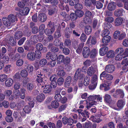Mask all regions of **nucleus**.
Instances as JSON below:
<instances>
[{
  "label": "nucleus",
  "mask_w": 128,
  "mask_h": 128,
  "mask_svg": "<svg viewBox=\"0 0 128 128\" xmlns=\"http://www.w3.org/2000/svg\"><path fill=\"white\" fill-rule=\"evenodd\" d=\"M58 75L60 76H63L66 74V73L63 70H59L57 73Z\"/></svg>",
  "instance_id": "nucleus-58"
},
{
  "label": "nucleus",
  "mask_w": 128,
  "mask_h": 128,
  "mask_svg": "<svg viewBox=\"0 0 128 128\" xmlns=\"http://www.w3.org/2000/svg\"><path fill=\"white\" fill-rule=\"evenodd\" d=\"M126 34L124 33H120V31L117 30L114 32L113 36L114 38L119 40H122L126 36Z\"/></svg>",
  "instance_id": "nucleus-6"
},
{
  "label": "nucleus",
  "mask_w": 128,
  "mask_h": 128,
  "mask_svg": "<svg viewBox=\"0 0 128 128\" xmlns=\"http://www.w3.org/2000/svg\"><path fill=\"white\" fill-rule=\"evenodd\" d=\"M2 21L4 24L6 26L8 27L11 25V23L8 18H3Z\"/></svg>",
  "instance_id": "nucleus-26"
},
{
  "label": "nucleus",
  "mask_w": 128,
  "mask_h": 128,
  "mask_svg": "<svg viewBox=\"0 0 128 128\" xmlns=\"http://www.w3.org/2000/svg\"><path fill=\"white\" fill-rule=\"evenodd\" d=\"M48 29L45 30L44 32L48 37L47 38V42L51 41L53 39V37L50 34L54 31L55 29L53 24H51L50 22H49L47 26Z\"/></svg>",
  "instance_id": "nucleus-2"
},
{
  "label": "nucleus",
  "mask_w": 128,
  "mask_h": 128,
  "mask_svg": "<svg viewBox=\"0 0 128 128\" xmlns=\"http://www.w3.org/2000/svg\"><path fill=\"white\" fill-rule=\"evenodd\" d=\"M90 120L93 122L96 123H98L102 120V119L99 116H92L90 118Z\"/></svg>",
  "instance_id": "nucleus-16"
},
{
  "label": "nucleus",
  "mask_w": 128,
  "mask_h": 128,
  "mask_svg": "<svg viewBox=\"0 0 128 128\" xmlns=\"http://www.w3.org/2000/svg\"><path fill=\"white\" fill-rule=\"evenodd\" d=\"M98 81V78L96 75H94L91 80V84L89 86V88L91 90L94 89L96 88Z\"/></svg>",
  "instance_id": "nucleus-4"
},
{
  "label": "nucleus",
  "mask_w": 128,
  "mask_h": 128,
  "mask_svg": "<svg viewBox=\"0 0 128 128\" xmlns=\"http://www.w3.org/2000/svg\"><path fill=\"white\" fill-rule=\"evenodd\" d=\"M125 104L124 102L122 100H119L117 104V106L119 108H122Z\"/></svg>",
  "instance_id": "nucleus-40"
},
{
  "label": "nucleus",
  "mask_w": 128,
  "mask_h": 128,
  "mask_svg": "<svg viewBox=\"0 0 128 128\" xmlns=\"http://www.w3.org/2000/svg\"><path fill=\"white\" fill-rule=\"evenodd\" d=\"M38 74L39 76H37L38 78H37L36 80L38 83V84H40L41 86L42 85V84L44 83L42 81V78L40 76L42 75L41 74Z\"/></svg>",
  "instance_id": "nucleus-42"
},
{
  "label": "nucleus",
  "mask_w": 128,
  "mask_h": 128,
  "mask_svg": "<svg viewBox=\"0 0 128 128\" xmlns=\"http://www.w3.org/2000/svg\"><path fill=\"white\" fill-rule=\"evenodd\" d=\"M96 96H89L87 100L89 102H87V100L81 101H80V104L84 103H86V107L88 109L90 108L92 106L96 105L97 103L96 101H94L95 100Z\"/></svg>",
  "instance_id": "nucleus-1"
},
{
  "label": "nucleus",
  "mask_w": 128,
  "mask_h": 128,
  "mask_svg": "<svg viewBox=\"0 0 128 128\" xmlns=\"http://www.w3.org/2000/svg\"><path fill=\"white\" fill-rule=\"evenodd\" d=\"M97 71V68L96 66H95L94 67L91 66L88 69L87 72V74L88 76H91Z\"/></svg>",
  "instance_id": "nucleus-9"
},
{
  "label": "nucleus",
  "mask_w": 128,
  "mask_h": 128,
  "mask_svg": "<svg viewBox=\"0 0 128 128\" xmlns=\"http://www.w3.org/2000/svg\"><path fill=\"white\" fill-rule=\"evenodd\" d=\"M26 70L29 73L32 74L34 71V67L30 64H27L25 68Z\"/></svg>",
  "instance_id": "nucleus-25"
},
{
  "label": "nucleus",
  "mask_w": 128,
  "mask_h": 128,
  "mask_svg": "<svg viewBox=\"0 0 128 128\" xmlns=\"http://www.w3.org/2000/svg\"><path fill=\"white\" fill-rule=\"evenodd\" d=\"M38 36L36 35L32 36L31 38V41L33 42H36L38 41Z\"/></svg>",
  "instance_id": "nucleus-54"
},
{
  "label": "nucleus",
  "mask_w": 128,
  "mask_h": 128,
  "mask_svg": "<svg viewBox=\"0 0 128 128\" xmlns=\"http://www.w3.org/2000/svg\"><path fill=\"white\" fill-rule=\"evenodd\" d=\"M111 85V82L110 81H104V90L107 91L110 89V86Z\"/></svg>",
  "instance_id": "nucleus-35"
},
{
  "label": "nucleus",
  "mask_w": 128,
  "mask_h": 128,
  "mask_svg": "<svg viewBox=\"0 0 128 128\" xmlns=\"http://www.w3.org/2000/svg\"><path fill=\"white\" fill-rule=\"evenodd\" d=\"M64 32L67 38L69 37L71 34V31L69 28H66Z\"/></svg>",
  "instance_id": "nucleus-38"
},
{
  "label": "nucleus",
  "mask_w": 128,
  "mask_h": 128,
  "mask_svg": "<svg viewBox=\"0 0 128 128\" xmlns=\"http://www.w3.org/2000/svg\"><path fill=\"white\" fill-rule=\"evenodd\" d=\"M13 83V80L10 78L6 79L5 82V86L6 87H10L12 86Z\"/></svg>",
  "instance_id": "nucleus-21"
},
{
  "label": "nucleus",
  "mask_w": 128,
  "mask_h": 128,
  "mask_svg": "<svg viewBox=\"0 0 128 128\" xmlns=\"http://www.w3.org/2000/svg\"><path fill=\"white\" fill-rule=\"evenodd\" d=\"M84 43H81L79 45V46H78V48L76 50L77 53L80 54L81 52L82 48L84 46Z\"/></svg>",
  "instance_id": "nucleus-44"
},
{
  "label": "nucleus",
  "mask_w": 128,
  "mask_h": 128,
  "mask_svg": "<svg viewBox=\"0 0 128 128\" xmlns=\"http://www.w3.org/2000/svg\"><path fill=\"white\" fill-rule=\"evenodd\" d=\"M22 36V32L21 31H18L16 32L15 35L16 39H18L20 38Z\"/></svg>",
  "instance_id": "nucleus-50"
},
{
  "label": "nucleus",
  "mask_w": 128,
  "mask_h": 128,
  "mask_svg": "<svg viewBox=\"0 0 128 128\" xmlns=\"http://www.w3.org/2000/svg\"><path fill=\"white\" fill-rule=\"evenodd\" d=\"M59 0L61 4V5L60 6V8L62 10H64V6L63 5V2H64L65 3H68L70 1V0Z\"/></svg>",
  "instance_id": "nucleus-49"
},
{
  "label": "nucleus",
  "mask_w": 128,
  "mask_h": 128,
  "mask_svg": "<svg viewBox=\"0 0 128 128\" xmlns=\"http://www.w3.org/2000/svg\"><path fill=\"white\" fill-rule=\"evenodd\" d=\"M12 67L10 64L6 65L4 68V71L7 74L10 73L12 71Z\"/></svg>",
  "instance_id": "nucleus-24"
},
{
  "label": "nucleus",
  "mask_w": 128,
  "mask_h": 128,
  "mask_svg": "<svg viewBox=\"0 0 128 128\" xmlns=\"http://www.w3.org/2000/svg\"><path fill=\"white\" fill-rule=\"evenodd\" d=\"M116 93L114 94L113 96L115 98L120 97L121 98H123L124 96V94L123 90L121 89H118L116 90Z\"/></svg>",
  "instance_id": "nucleus-7"
},
{
  "label": "nucleus",
  "mask_w": 128,
  "mask_h": 128,
  "mask_svg": "<svg viewBox=\"0 0 128 128\" xmlns=\"http://www.w3.org/2000/svg\"><path fill=\"white\" fill-rule=\"evenodd\" d=\"M91 27L89 26H86L85 28V32L87 35H89L91 32Z\"/></svg>",
  "instance_id": "nucleus-37"
},
{
  "label": "nucleus",
  "mask_w": 128,
  "mask_h": 128,
  "mask_svg": "<svg viewBox=\"0 0 128 128\" xmlns=\"http://www.w3.org/2000/svg\"><path fill=\"white\" fill-rule=\"evenodd\" d=\"M27 57L29 60L31 61H33L35 59V54L34 52H30L28 54Z\"/></svg>",
  "instance_id": "nucleus-23"
},
{
  "label": "nucleus",
  "mask_w": 128,
  "mask_h": 128,
  "mask_svg": "<svg viewBox=\"0 0 128 128\" xmlns=\"http://www.w3.org/2000/svg\"><path fill=\"white\" fill-rule=\"evenodd\" d=\"M85 15V19L86 20L87 22H90L93 16L92 13L90 12L87 11L86 12Z\"/></svg>",
  "instance_id": "nucleus-11"
},
{
  "label": "nucleus",
  "mask_w": 128,
  "mask_h": 128,
  "mask_svg": "<svg viewBox=\"0 0 128 128\" xmlns=\"http://www.w3.org/2000/svg\"><path fill=\"white\" fill-rule=\"evenodd\" d=\"M40 86L42 88H44V92L45 93L49 94L51 92V88L49 85H46L44 86L42 85Z\"/></svg>",
  "instance_id": "nucleus-20"
},
{
  "label": "nucleus",
  "mask_w": 128,
  "mask_h": 128,
  "mask_svg": "<svg viewBox=\"0 0 128 128\" xmlns=\"http://www.w3.org/2000/svg\"><path fill=\"white\" fill-rule=\"evenodd\" d=\"M7 78V76L6 75L3 74L0 75V81L3 82Z\"/></svg>",
  "instance_id": "nucleus-52"
},
{
  "label": "nucleus",
  "mask_w": 128,
  "mask_h": 128,
  "mask_svg": "<svg viewBox=\"0 0 128 128\" xmlns=\"http://www.w3.org/2000/svg\"><path fill=\"white\" fill-rule=\"evenodd\" d=\"M57 78L55 75H53L50 77V80L51 81L50 86L51 88H56L57 85L56 80Z\"/></svg>",
  "instance_id": "nucleus-10"
},
{
  "label": "nucleus",
  "mask_w": 128,
  "mask_h": 128,
  "mask_svg": "<svg viewBox=\"0 0 128 128\" xmlns=\"http://www.w3.org/2000/svg\"><path fill=\"white\" fill-rule=\"evenodd\" d=\"M71 80L72 77L70 76L67 77L65 82L64 86L65 87H68L70 86Z\"/></svg>",
  "instance_id": "nucleus-29"
},
{
  "label": "nucleus",
  "mask_w": 128,
  "mask_h": 128,
  "mask_svg": "<svg viewBox=\"0 0 128 128\" xmlns=\"http://www.w3.org/2000/svg\"><path fill=\"white\" fill-rule=\"evenodd\" d=\"M64 55H60L57 58V62L59 64H60L64 62Z\"/></svg>",
  "instance_id": "nucleus-31"
},
{
  "label": "nucleus",
  "mask_w": 128,
  "mask_h": 128,
  "mask_svg": "<svg viewBox=\"0 0 128 128\" xmlns=\"http://www.w3.org/2000/svg\"><path fill=\"white\" fill-rule=\"evenodd\" d=\"M104 100L107 102L110 103L112 101L110 96L108 94H106L104 96Z\"/></svg>",
  "instance_id": "nucleus-46"
},
{
  "label": "nucleus",
  "mask_w": 128,
  "mask_h": 128,
  "mask_svg": "<svg viewBox=\"0 0 128 128\" xmlns=\"http://www.w3.org/2000/svg\"><path fill=\"white\" fill-rule=\"evenodd\" d=\"M13 93L14 95L16 96V98H17L19 97L20 95V92L18 90H13Z\"/></svg>",
  "instance_id": "nucleus-57"
},
{
  "label": "nucleus",
  "mask_w": 128,
  "mask_h": 128,
  "mask_svg": "<svg viewBox=\"0 0 128 128\" xmlns=\"http://www.w3.org/2000/svg\"><path fill=\"white\" fill-rule=\"evenodd\" d=\"M111 37L109 35H105L104 33V45H107L110 42Z\"/></svg>",
  "instance_id": "nucleus-36"
},
{
  "label": "nucleus",
  "mask_w": 128,
  "mask_h": 128,
  "mask_svg": "<svg viewBox=\"0 0 128 128\" xmlns=\"http://www.w3.org/2000/svg\"><path fill=\"white\" fill-rule=\"evenodd\" d=\"M12 93V91L10 90H6L4 92L5 95L7 96H9Z\"/></svg>",
  "instance_id": "nucleus-64"
},
{
  "label": "nucleus",
  "mask_w": 128,
  "mask_h": 128,
  "mask_svg": "<svg viewBox=\"0 0 128 128\" xmlns=\"http://www.w3.org/2000/svg\"><path fill=\"white\" fill-rule=\"evenodd\" d=\"M90 50L88 47H84L83 50V55L84 58H88L90 54Z\"/></svg>",
  "instance_id": "nucleus-15"
},
{
  "label": "nucleus",
  "mask_w": 128,
  "mask_h": 128,
  "mask_svg": "<svg viewBox=\"0 0 128 128\" xmlns=\"http://www.w3.org/2000/svg\"><path fill=\"white\" fill-rule=\"evenodd\" d=\"M59 105V104L57 101H54L52 102L50 105L48 106V108L49 109H51L52 108H56L58 107Z\"/></svg>",
  "instance_id": "nucleus-19"
},
{
  "label": "nucleus",
  "mask_w": 128,
  "mask_h": 128,
  "mask_svg": "<svg viewBox=\"0 0 128 128\" xmlns=\"http://www.w3.org/2000/svg\"><path fill=\"white\" fill-rule=\"evenodd\" d=\"M116 4L114 2H111L108 4V8L110 11L114 10L116 8Z\"/></svg>",
  "instance_id": "nucleus-28"
},
{
  "label": "nucleus",
  "mask_w": 128,
  "mask_h": 128,
  "mask_svg": "<svg viewBox=\"0 0 128 128\" xmlns=\"http://www.w3.org/2000/svg\"><path fill=\"white\" fill-rule=\"evenodd\" d=\"M124 12V11L123 9H117L114 12V14L116 17H118L122 16Z\"/></svg>",
  "instance_id": "nucleus-18"
},
{
  "label": "nucleus",
  "mask_w": 128,
  "mask_h": 128,
  "mask_svg": "<svg viewBox=\"0 0 128 128\" xmlns=\"http://www.w3.org/2000/svg\"><path fill=\"white\" fill-rule=\"evenodd\" d=\"M26 99L30 101L28 104L30 106H25L23 110L25 113L28 114L31 112V108L33 107L34 104V102L31 101L32 99L30 97H27L26 98Z\"/></svg>",
  "instance_id": "nucleus-3"
},
{
  "label": "nucleus",
  "mask_w": 128,
  "mask_h": 128,
  "mask_svg": "<svg viewBox=\"0 0 128 128\" xmlns=\"http://www.w3.org/2000/svg\"><path fill=\"white\" fill-rule=\"evenodd\" d=\"M8 18L11 23H13L17 20V18L16 16L12 14H10L9 15Z\"/></svg>",
  "instance_id": "nucleus-27"
},
{
  "label": "nucleus",
  "mask_w": 128,
  "mask_h": 128,
  "mask_svg": "<svg viewBox=\"0 0 128 128\" xmlns=\"http://www.w3.org/2000/svg\"><path fill=\"white\" fill-rule=\"evenodd\" d=\"M79 0H76V4L75 5L74 7L76 10H80L82 9V8L83 6L82 4H79Z\"/></svg>",
  "instance_id": "nucleus-33"
},
{
  "label": "nucleus",
  "mask_w": 128,
  "mask_h": 128,
  "mask_svg": "<svg viewBox=\"0 0 128 128\" xmlns=\"http://www.w3.org/2000/svg\"><path fill=\"white\" fill-rule=\"evenodd\" d=\"M91 125L92 123L90 122H86L83 124V127L84 128H90Z\"/></svg>",
  "instance_id": "nucleus-48"
},
{
  "label": "nucleus",
  "mask_w": 128,
  "mask_h": 128,
  "mask_svg": "<svg viewBox=\"0 0 128 128\" xmlns=\"http://www.w3.org/2000/svg\"><path fill=\"white\" fill-rule=\"evenodd\" d=\"M20 75L23 77H26L28 75V73L27 71L25 70H23L20 72Z\"/></svg>",
  "instance_id": "nucleus-47"
},
{
  "label": "nucleus",
  "mask_w": 128,
  "mask_h": 128,
  "mask_svg": "<svg viewBox=\"0 0 128 128\" xmlns=\"http://www.w3.org/2000/svg\"><path fill=\"white\" fill-rule=\"evenodd\" d=\"M34 88V86L32 83H29L27 85V90L29 91H31Z\"/></svg>",
  "instance_id": "nucleus-55"
},
{
  "label": "nucleus",
  "mask_w": 128,
  "mask_h": 128,
  "mask_svg": "<svg viewBox=\"0 0 128 128\" xmlns=\"http://www.w3.org/2000/svg\"><path fill=\"white\" fill-rule=\"evenodd\" d=\"M16 11H19L20 14L22 16H25L27 15L30 11V9L28 7H25L23 8L22 9H20L18 7L16 8Z\"/></svg>",
  "instance_id": "nucleus-8"
},
{
  "label": "nucleus",
  "mask_w": 128,
  "mask_h": 128,
  "mask_svg": "<svg viewBox=\"0 0 128 128\" xmlns=\"http://www.w3.org/2000/svg\"><path fill=\"white\" fill-rule=\"evenodd\" d=\"M24 104V102L22 100L20 101L16 104L17 109H19Z\"/></svg>",
  "instance_id": "nucleus-56"
},
{
  "label": "nucleus",
  "mask_w": 128,
  "mask_h": 128,
  "mask_svg": "<svg viewBox=\"0 0 128 128\" xmlns=\"http://www.w3.org/2000/svg\"><path fill=\"white\" fill-rule=\"evenodd\" d=\"M36 48L38 51L42 50L44 52H46L47 51L46 48V47H43L42 44L40 43H38L36 45Z\"/></svg>",
  "instance_id": "nucleus-17"
},
{
  "label": "nucleus",
  "mask_w": 128,
  "mask_h": 128,
  "mask_svg": "<svg viewBox=\"0 0 128 128\" xmlns=\"http://www.w3.org/2000/svg\"><path fill=\"white\" fill-rule=\"evenodd\" d=\"M31 44H32V43H30V41H28V42H26L24 46L25 50H30Z\"/></svg>",
  "instance_id": "nucleus-41"
},
{
  "label": "nucleus",
  "mask_w": 128,
  "mask_h": 128,
  "mask_svg": "<svg viewBox=\"0 0 128 128\" xmlns=\"http://www.w3.org/2000/svg\"><path fill=\"white\" fill-rule=\"evenodd\" d=\"M105 20L106 21L108 22L111 23L113 22L114 20V19L113 18L111 17H109L106 18Z\"/></svg>",
  "instance_id": "nucleus-61"
},
{
  "label": "nucleus",
  "mask_w": 128,
  "mask_h": 128,
  "mask_svg": "<svg viewBox=\"0 0 128 128\" xmlns=\"http://www.w3.org/2000/svg\"><path fill=\"white\" fill-rule=\"evenodd\" d=\"M24 63V61L22 60L19 59L16 62V65L18 66H22Z\"/></svg>",
  "instance_id": "nucleus-60"
},
{
  "label": "nucleus",
  "mask_w": 128,
  "mask_h": 128,
  "mask_svg": "<svg viewBox=\"0 0 128 128\" xmlns=\"http://www.w3.org/2000/svg\"><path fill=\"white\" fill-rule=\"evenodd\" d=\"M86 38V36L85 34L84 33H82L80 37V39L81 41L82 42H85Z\"/></svg>",
  "instance_id": "nucleus-51"
},
{
  "label": "nucleus",
  "mask_w": 128,
  "mask_h": 128,
  "mask_svg": "<svg viewBox=\"0 0 128 128\" xmlns=\"http://www.w3.org/2000/svg\"><path fill=\"white\" fill-rule=\"evenodd\" d=\"M56 11L57 10L56 8L51 9L48 10V14L49 15H51L56 12Z\"/></svg>",
  "instance_id": "nucleus-63"
},
{
  "label": "nucleus",
  "mask_w": 128,
  "mask_h": 128,
  "mask_svg": "<svg viewBox=\"0 0 128 128\" xmlns=\"http://www.w3.org/2000/svg\"><path fill=\"white\" fill-rule=\"evenodd\" d=\"M124 19L122 18H116L114 22V25L116 26H119L124 22Z\"/></svg>",
  "instance_id": "nucleus-13"
},
{
  "label": "nucleus",
  "mask_w": 128,
  "mask_h": 128,
  "mask_svg": "<svg viewBox=\"0 0 128 128\" xmlns=\"http://www.w3.org/2000/svg\"><path fill=\"white\" fill-rule=\"evenodd\" d=\"M90 81V78L88 76H86L84 78V84L85 86H88L89 84Z\"/></svg>",
  "instance_id": "nucleus-39"
},
{
  "label": "nucleus",
  "mask_w": 128,
  "mask_h": 128,
  "mask_svg": "<svg viewBox=\"0 0 128 128\" xmlns=\"http://www.w3.org/2000/svg\"><path fill=\"white\" fill-rule=\"evenodd\" d=\"M115 55V52L114 51L110 50L106 53V56L108 58H113Z\"/></svg>",
  "instance_id": "nucleus-32"
},
{
  "label": "nucleus",
  "mask_w": 128,
  "mask_h": 128,
  "mask_svg": "<svg viewBox=\"0 0 128 128\" xmlns=\"http://www.w3.org/2000/svg\"><path fill=\"white\" fill-rule=\"evenodd\" d=\"M97 53L98 51L96 49L94 48L92 49L91 52H90V58H94L97 55Z\"/></svg>",
  "instance_id": "nucleus-30"
},
{
  "label": "nucleus",
  "mask_w": 128,
  "mask_h": 128,
  "mask_svg": "<svg viewBox=\"0 0 128 128\" xmlns=\"http://www.w3.org/2000/svg\"><path fill=\"white\" fill-rule=\"evenodd\" d=\"M45 98V96L44 94L41 93L38 95L37 97V100L39 102H41Z\"/></svg>",
  "instance_id": "nucleus-34"
},
{
  "label": "nucleus",
  "mask_w": 128,
  "mask_h": 128,
  "mask_svg": "<svg viewBox=\"0 0 128 128\" xmlns=\"http://www.w3.org/2000/svg\"><path fill=\"white\" fill-rule=\"evenodd\" d=\"M81 72L82 71L80 69H78L77 70L74 76V82H76L78 79L81 81L84 77L85 76L84 74H81Z\"/></svg>",
  "instance_id": "nucleus-5"
},
{
  "label": "nucleus",
  "mask_w": 128,
  "mask_h": 128,
  "mask_svg": "<svg viewBox=\"0 0 128 128\" xmlns=\"http://www.w3.org/2000/svg\"><path fill=\"white\" fill-rule=\"evenodd\" d=\"M124 52V49L122 48H119L116 50L115 53L116 54H122Z\"/></svg>",
  "instance_id": "nucleus-53"
},
{
  "label": "nucleus",
  "mask_w": 128,
  "mask_h": 128,
  "mask_svg": "<svg viewBox=\"0 0 128 128\" xmlns=\"http://www.w3.org/2000/svg\"><path fill=\"white\" fill-rule=\"evenodd\" d=\"M105 70L106 72L109 73H112L115 70V67L112 64H108L106 66Z\"/></svg>",
  "instance_id": "nucleus-14"
},
{
  "label": "nucleus",
  "mask_w": 128,
  "mask_h": 128,
  "mask_svg": "<svg viewBox=\"0 0 128 128\" xmlns=\"http://www.w3.org/2000/svg\"><path fill=\"white\" fill-rule=\"evenodd\" d=\"M75 13L77 16L79 17L82 16L84 14L83 12L80 10H76Z\"/></svg>",
  "instance_id": "nucleus-45"
},
{
  "label": "nucleus",
  "mask_w": 128,
  "mask_h": 128,
  "mask_svg": "<svg viewBox=\"0 0 128 128\" xmlns=\"http://www.w3.org/2000/svg\"><path fill=\"white\" fill-rule=\"evenodd\" d=\"M38 18L40 21L42 22H44L46 20L47 17L44 13H41L38 15Z\"/></svg>",
  "instance_id": "nucleus-22"
},
{
  "label": "nucleus",
  "mask_w": 128,
  "mask_h": 128,
  "mask_svg": "<svg viewBox=\"0 0 128 128\" xmlns=\"http://www.w3.org/2000/svg\"><path fill=\"white\" fill-rule=\"evenodd\" d=\"M46 60L43 59L40 60L39 62V64L40 66H43L45 65L47 63Z\"/></svg>",
  "instance_id": "nucleus-43"
},
{
  "label": "nucleus",
  "mask_w": 128,
  "mask_h": 128,
  "mask_svg": "<svg viewBox=\"0 0 128 128\" xmlns=\"http://www.w3.org/2000/svg\"><path fill=\"white\" fill-rule=\"evenodd\" d=\"M6 43L8 45L10 44L12 46H14L16 44V41L12 37H10L9 38H6L5 39Z\"/></svg>",
  "instance_id": "nucleus-12"
},
{
  "label": "nucleus",
  "mask_w": 128,
  "mask_h": 128,
  "mask_svg": "<svg viewBox=\"0 0 128 128\" xmlns=\"http://www.w3.org/2000/svg\"><path fill=\"white\" fill-rule=\"evenodd\" d=\"M70 16L72 21L76 20L77 18V16L76 14H75L74 13H71L70 15Z\"/></svg>",
  "instance_id": "nucleus-62"
},
{
  "label": "nucleus",
  "mask_w": 128,
  "mask_h": 128,
  "mask_svg": "<svg viewBox=\"0 0 128 128\" xmlns=\"http://www.w3.org/2000/svg\"><path fill=\"white\" fill-rule=\"evenodd\" d=\"M95 5L97 8L100 9L102 8V4L98 1H96L95 3Z\"/></svg>",
  "instance_id": "nucleus-59"
}]
</instances>
